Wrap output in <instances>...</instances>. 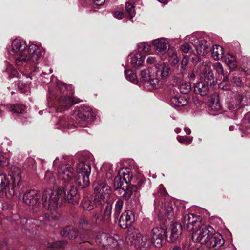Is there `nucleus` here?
<instances>
[{"label":"nucleus","mask_w":250,"mask_h":250,"mask_svg":"<svg viewBox=\"0 0 250 250\" xmlns=\"http://www.w3.org/2000/svg\"><path fill=\"white\" fill-rule=\"evenodd\" d=\"M81 101H75L69 96L61 97L59 100V106L57 109V112H62L67 109L71 106L80 102Z\"/></svg>","instance_id":"obj_18"},{"label":"nucleus","mask_w":250,"mask_h":250,"mask_svg":"<svg viewBox=\"0 0 250 250\" xmlns=\"http://www.w3.org/2000/svg\"><path fill=\"white\" fill-rule=\"evenodd\" d=\"M66 244L67 242L66 241H58L54 242L51 246L53 247V249L60 248L64 246Z\"/></svg>","instance_id":"obj_51"},{"label":"nucleus","mask_w":250,"mask_h":250,"mask_svg":"<svg viewBox=\"0 0 250 250\" xmlns=\"http://www.w3.org/2000/svg\"><path fill=\"white\" fill-rule=\"evenodd\" d=\"M188 62V60L187 59H184L181 62V68L183 70L186 69V66Z\"/></svg>","instance_id":"obj_60"},{"label":"nucleus","mask_w":250,"mask_h":250,"mask_svg":"<svg viewBox=\"0 0 250 250\" xmlns=\"http://www.w3.org/2000/svg\"><path fill=\"white\" fill-rule=\"evenodd\" d=\"M64 202L67 200L69 203L75 204L79 202L80 195L78 190L74 186H71L66 190L63 188Z\"/></svg>","instance_id":"obj_14"},{"label":"nucleus","mask_w":250,"mask_h":250,"mask_svg":"<svg viewBox=\"0 0 250 250\" xmlns=\"http://www.w3.org/2000/svg\"><path fill=\"white\" fill-rule=\"evenodd\" d=\"M125 9L131 18H132L135 15L134 7L132 4L130 2H126L125 4Z\"/></svg>","instance_id":"obj_43"},{"label":"nucleus","mask_w":250,"mask_h":250,"mask_svg":"<svg viewBox=\"0 0 250 250\" xmlns=\"http://www.w3.org/2000/svg\"><path fill=\"white\" fill-rule=\"evenodd\" d=\"M213 228L209 226L202 225L192 234V239L194 242L206 246L212 233L209 229Z\"/></svg>","instance_id":"obj_8"},{"label":"nucleus","mask_w":250,"mask_h":250,"mask_svg":"<svg viewBox=\"0 0 250 250\" xmlns=\"http://www.w3.org/2000/svg\"><path fill=\"white\" fill-rule=\"evenodd\" d=\"M123 179L125 182L127 184L128 182H130L132 174L128 170H126V172H124L123 173Z\"/></svg>","instance_id":"obj_49"},{"label":"nucleus","mask_w":250,"mask_h":250,"mask_svg":"<svg viewBox=\"0 0 250 250\" xmlns=\"http://www.w3.org/2000/svg\"><path fill=\"white\" fill-rule=\"evenodd\" d=\"M191 89V85L190 83H184L179 86V89L181 93L188 94Z\"/></svg>","instance_id":"obj_39"},{"label":"nucleus","mask_w":250,"mask_h":250,"mask_svg":"<svg viewBox=\"0 0 250 250\" xmlns=\"http://www.w3.org/2000/svg\"><path fill=\"white\" fill-rule=\"evenodd\" d=\"M7 249L6 243L5 241H0V250H6Z\"/></svg>","instance_id":"obj_61"},{"label":"nucleus","mask_w":250,"mask_h":250,"mask_svg":"<svg viewBox=\"0 0 250 250\" xmlns=\"http://www.w3.org/2000/svg\"><path fill=\"white\" fill-rule=\"evenodd\" d=\"M127 239L130 240V243L138 250H146L147 246V237L142 235L140 233H136L135 235L128 234L126 237Z\"/></svg>","instance_id":"obj_12"},{"label":"nucleus","mask_w":250,"mask_h":250,"mask_svg":"<svg viewBox=\"0 0 250 250\" xmlns=\"http://www.w3.org/2000/svg\"><path fill=\"white\" fill-rule=\"evenodd\" d=\"M145 84L147 86L149 84L151 88H158L162 84V81L158 80V78H155V76L152 75L150 79L148 80Z\"/></svg>","instance_id":"obj_34"},{"label":"nucleus","mask_w":250,"mask_h":250,"mask_svg":"<svg viewBox=\"0 0 250 250\" xmlns=\"http://www.w3.org/2000/svg\"><path fill=\"white\" fill-rule=\"evenodd\" d=\"M224 242L225 241L221 235L212 233L206 246L209 248L217 249L223 246Z\"/></svg>","instance_id":"obj_17"},{"label":"nucleus","mask_w":250,"mask_h":250,"mask_svg":"<svg viewBox=\"0 0 250 250\" xmlns=\"http://www.w3.org/2000/svg\"><path fill=\"white\" fill-rule=\"evenodd\" d=\"M182 228L179 223H174L171 225L170 228V234L169 237V241L174 242L176 241L182 234Z\"/></svg>","instance_id":"obj_23"},{"label":"nucleus","mask_w":250,"mask_h":250,"mask_svg":"<svg viewBox=\"0 0 250 250\" xmlns=\"http://www.w3.org/2000/svg\"><path fill=\"white\" fill-rule=\"evenodd\" d=\"M213 67L214 69L216 71V73H217L218 74L224 75L223 66L220 62H217L214 63Z\"/></svg>","instance_id":"obj_45"},{"label":"nucleus","mask_w":250,"mask_h":250,"mask_svg":"<svg viewBox=\"0 0 250 250\" xmlns=\"http://www.w3.org/2000/svg\"><path fill=\"white\" fill-rule=\"evenodd\" d=\"M232 82L237 86L241 87L243 85V82H242L241 78L237 75H233Z\"/></svg>","instance_id":"obj_48"},{"label":"nucleus","mask_w":250,"mask_h":250,"mask_svg":"<svg viewBox=\"0 0 250 250\" xmlns=\"http://www.w3.org/2000/svg\"><path fill=\"white\" fill-rule=\"evenodd\" d=\"M169 250H182V249L180 246H174L171 247Z\"/></svg>","instance_id":"obj_64"},{"label":"nucleus","mask_w":250,"mask_h":250,"mask_svg":"<svg viewBox=\"0 0 250 250\" xmlns=\"http://www.w3.org/2000/svg\"><path fill=\"white\" fill-rule=\"evenodd\" d=\"M151 73V72L149 69H144L142 70L140 73L141 81L146 84L147 81L150 79V77L152 76Z\"/></svg>","instance_id":"obj_35"},{"label":"nucleus","mask_w":250,"mask_h":250,"mask_svg":"<svg viewBox=\"0 0 250 250\" xmlns=\"http://www.w3.org/2000/svg\"><path fill=\"white\" fill-rule=\"evenodd\" d=\"M147 62L150 64H154L156 62V58L154 57L150 56L147 59Z\"/></svg>","instance_id":"obj_59"},{"label":"nucleus","mask_w":250,"mask_h":250,"mask_svg":"<svg viewBox=\"0 0 250 250\" xmlns=\"http://www.w3.org/2000/svg\"><path fill=\"white\" fill-rule=\"evenodd\" d=\"M174 215L173 208L171 206H167L164 209V216L166 219L171 220Z\"/></svg>","instance_id":"obj_38"},{"label":"nucleus","mask_w":250,"mask_h":250,"mask_svg":"<svg viewBox=\"0 0 250 250\" xmlns=\"http://www.w3.org/2000/svg\"><path fill=\"white\" fill-rule=\"evenodd\" d=\"M224 51L223 48L218 45H214L212 48L211 56L216 60L222 58Z\"/></svg>","instance_id":"obj_31"},{"label":"nucleus","mask_w":250,"mask_h":250,"mask_svg":"<svg viewBox=\"0 0 250 250\" xmlns=\"http://www.w3.org/2000/svg\"><path fill=\"white\" fill-rule=\"evenodd\" d=\"M166 233V230L161 227H156L152 229L150 237L155 247L160 248L163 246Z\"/></svg>","instance_id":"obj_11"},{"label":"nucleus","mask_w":250,"mask_h":250,"mask_svg":"<svg viewBox=\"0 0 250 250\" xmlns=\"http://www.w3.org/2000/svg\"><path fill=\"white\" fill-rule=\"evenodd\" d=\"M153 45L156 53L159 54H164L166 53L167 47L169 46L168 41L164 38L154 40Z\"/></svg>","instance_id":"obj_21"},{"label":"nucleus","mask_w":250,"mask_h":250,"mask_svg":"<svg viewBox=\"0 0 250 250\" xmlns=\"http://www.w3.org/2000/svg\"><path fill=\"white\" fill-rule=\"evenodd\" d=\"M24 106L19 104H16L13 106H11L10 111L13 113L18 114L23 113L24 111Z\"/></svg>","instance_id":"obj_41"},{"label":"nucleus","mask_w":250,"mask_h":250,"mask_svg":"<svg viewBox=\"0 0 250 250\" xmlns=\"http://www.w3.org/2000/svg\"><path fill=\"white\" fill-rule=\"evenodd\" d=\"M57 172L59 178L67 182L72 179L74 170L73 168L67 165H62L58 167Z\"/></svg>","instance_id":"obj_16"},{"label":"nucleus","mask_w":250,"mask_h":250,"mask_svg":"<svg viewBox=\"0 0 250 250\" xmlns=\"http://www.w3.org/2000/svg\"><path fill=\"white\" fill-rule=\"evenodd\" d=\"M40 194L35 190L27 191L23 196V200L27 205L32 206L35 211L41 207Z\"/></svg>","instance_id":"obj_10"},{"label":"nucleus","mask_w":250,"mask_h":250,"mask_svg":"<svg viewBox=\"0 0 250 250\" xmlns=\"http://www.w3.org/2000/svg\"><path fill=\"white\" fill-rule=\"evenodd\" d=\"M17 216H15V220H16L17 224H21V225H25L29 222V224H32L36 226H39L41 224V221L35 219H30L28 220L26 218L20 217L19 219L16 220Z\"/></svg>","instance_id":"obj_32"},{"label":"nucleus","mask_w":250,"mask_h":250,"mask_svg":"<svg viewBox=\"0 0 250 250\" xmlns=\"http://www.w3.org/2000/svg\"><path fill=\"white\" fill-rule=\"evenodd\" d=\"M105 0H93L94 2L97 5H102L105 2Z\"/></svg>","instance_id":"obj_62"},{"label":"nucleus","mask_w":250,"mask_h":250,"mask_svg":"<svg viewBox=\"0 0 250 250\" xmlns=\"http://www.w3.org/2000/svg\"><path fill=\"white\" fill-rule=\"evenodd\" d=\"M144 59L141 53H137L131 58L130 63L133 67L138 68L144 62Z\"/></svg>","instance_id":"obj_27"},{"label":"nucleus","mask_w":250,"mask_h":250,"mask_svg":"<svg viewBox=\"0 0 250 250\" xmlns=\"http://www.w3.org/2000/svg\"><path fill=\"white\" fill-rule=\"evenodd\" d=\"M119 236L116 234H109L103 232H98L96 236V242L106 250H119Z\"/></svg>","instance_id":"obj_4"},{"label":"nucleus","mask_w":250,"mask_h":250,"mask_svg":"<svg viewBox=\"0 0 250 250\" xmlns=\"http://www.w3.org/2000/svg\"><path fill=\"white\" fill-rule=\"evenodd\" d=\"M209 45L208 43H207L205 41H202L201 45V49L203 50V53H207V52L209 50Z\"/></svg>","instance_id":"obj_55"},{"label":"nucleus","mask_w":250,"mask_h":250,"mask_svg":"<svg viewBox=\"0 0 250 250\" xmlns=\"http://www.w3.org/2000/svg\"><path fill=\"white\" fill-rule=\"evenodd\" d=\"M188 100L183 96H174L171 98L170 104L173 106H183L188 104Z\"/></svg>","instance_id":"obj_26"},{"label":"nucleus","mask_w":250,"mask_h":250,"mask_svg":"<svg viewBox=\"0 0 250 250\" xmlns=\"http://www.w3.org/2000/svg\"><path fill=\"white\" fill-rule=\"evenodd\" d=\"M78 124H81V122H89L92 121L94 118L93 112L92 109L89 107L83 106L80 107L78 110L77 114Z\"/></svg>","instance_id":"obj_13"},{"label":"nucleus","mask_w":250,"mask_h":250,"mask_svg":"<svg viewBox=\"0 0 250 250\" xmlns=\"http://www.w3.org/2000/svg\"><path fill=\"white\" fill-rule=\"evenodd\" d=\"M42 217L44 223L47 222L49 220V215L47 213H44Z\"/></svg>","instance_id":"obj_63"},{"label":"nucleus","mask_w":250,"mask_h":250,"mask_svg":"<svg viewBox=\"0 0 250 250\" xmlns=\"http://www.w3.org/2000/svg\"><path fill=\"white\" fill-rule=\"evenodd\" d=\"M77 175L75 177L76 184L82 188H85L90 185L89 176L91 166L88 163L80 162L76 168Z\"/></svg>","instance_id":"obj_5"},{"label":"nucleus","mask_w":250,"mask_h":250,"mask_svg":"<svg viewBox=\"0 0 250 250\" xmlns=\"http://www.w3.org/2000/svg\"><path fill=\"white\" fill-rule=\"evenodd\" d=\"M244 98V97L242 95H238L232 98L226 104L228 108L230 110L235 111L242 107L245 105V103L243 102Z\"/></svg>","instance_id":"obj_20"},{"label":"nucleus","mask_w":250,"mask_h":250,"mask_svg":"<svg viewBox=\"0 0 250 250\" xmlns=\"http://www.w3.org/2000/svg\"><path fill=\"white\" fill-rule=\"evenodd\" d=\"M124 206V201L122 199H119L115 204L114 216L115 218H118L119 214L122 212Z\"/></svg>","instance_id":"obj_33"},{"label":"nucleus","mask_w":250,"mask_h":250,"mask_svg":"<svg viewBox=\"0 0 250 250\" xmlns=\"http://www.w3.org/2000/svg\"><path fill=\"white\" fill-rule=\"evenodd\" d=\"M25 42L20 39H15L12 43V50L15 53V62L18 65L23 63L36 64L42 57L40 49L36 44H32L27 49Z\"/></svg>","instance_id":"obj_1"},{"label":"nucleus","mask_w":250,"mask_h":250,"mask_svg":"<svg viewBox=\"0 0 250 250\" xmlns=\"http://www.w3.org/2000/svg\"><path fill=\"white\" fill-rule=\"evenodd\" d=\"M114 17L118 19H121L124 17V13L120 11H116L114 13Z\"/></svg>","instance_id":"obj_58"},{"label":"nucleus","mask_w":250,"mask_h":250,"mask_svg":"<svg viewBox=\"0 0 250 250\" xmlns=\"http://www.w3.org/2000/svg\"><path fill=\"white\" fill-rule=\"evenodd\" d=\"M219 87L223 90H229L230 89V86L228 84H225V83H221L219 84Z\"/></svg>","instance_id":"obj_56"},{"label":"nucleus","mask_w":250,"mask_h":250,"mask_svg":"<svg viewBox=\"0 0 250 250\" xmlns=\"http://www.w3.org/2000/svg\"><path fill=\"white\" fill-rule=\"evenodd\" d=\"M44 179L47 182L50 184H53L55 182V177L53 173L49 171L46 172L44 176Z\"/></svg>","instance_id":"obj_44"},{"label":"nucleus","mask_w":250,"mask_h":250,"mask_svg":"<svg viewBox=\"0 0 250 250\" xmlns=\"http://www.w3.org/2000/svg\"><path fill=\"white\" fill-rule=\"evenodd\" d=\"M124 179L122 177L121 175H117L114 179V185L115 186V190L118 192L121 191L122 188V186L124 184Z\"/></svg>","instance_id":"obj_36"},{"label":"nucleus","mask_w":250,"mask_h":250,"mask_svg":"<svg viewBox=\"0 0 250 250\" xmlns=\"http://www.w3.org/2000/svg\"><path fill=\"white\" fill-rule=\"evenodd\" d=\"M21 172L20 168L14 167L11 168L10 178L0 175V196L12 198L19 189L22 188Z\"/></svg>","instance_id":"obj_2"},{"label":"nucleus","mask_w":250,"mask_h":250,"mask_svg":"<svg viewBox=\"0 0 250 250\" xmlns=\"http://www.w3.org/2000/svg\"><path fill=\"white\" fill-rule=\"evenodd\" d=\"M191 49V46L188 43H183L181 46V49L184 53H188Z\"/></svg>","instance_id":"obj_54"},{"label":"nucleus","mask_w":250,"mask_h":250,"mask_svg":"<svg viewBox=\"0 0 250 250\" xmlns=\"http://www.w3.org/2000/svg\"><path fill=\"white\" fill-rule=\"evenodd\" d=\"M71 122V121L69 119L68 120V121H66L65 118H62L60 119L59 124L63 127L69 128Z\"/></svg>","instance_id":"obj_52"},{"label":"nucleus","mask_w":250,"mask_h":250,"mask_svg":"<svg viewBox=\"0 0 250 250\" xmlns=\"http://www.w3.org/2000/svg\"><path fill=\"white\" fill-rule=\"evenodd\" d=\"M122 190L119 191V193L121 194L123 193L122 196L124 199L128 200L132 195L136 193L137 187L136 186L133 185H126L124 186Z\"/></svg>","instance_id":"obj_24"},{"label":"nucleus","mask_w":250,"mask_h":250,"mask_svg":"<svg viewBox=\"0 0 250 250\" xmlns=\"http://www.w3.org/2000/svg\"><path fill=\"white\" fill-rule=\"evenodd\" d=\"M209 86L205 82H199L196 83L194 86V92L197 94L201 96L207 95L209 91Z\"/></svg>","instance_id":"obj_25"},{"label":"nucleus","mask_w":250,"mask_h":250,"mask_svg":"<svg viewBox=\"0 0 250 250\" xmlns=\"http://www.w3.org/2000/svg\"><path fill=\"white\" fill-rule=\"evenodd\" d=\"M102 205L100 211L96 213L92 218V221L97 225L108 223L111 219L112 205L106 202Z\"/></svg>","instance_id":"obj_7"},{"label":"nucleus","mask_w":250,"mask_h":250,"mask_svg":"<svg viewBox=\"0 0 250 250\" xmlns=\"http://www.w3.org/2000/svg\"><path fill=\"white\" fill-rule=\"evenodd\" d=\"M94 201L102 205L109 199L111 189L105 183L99 181H95L93 185Z\"/></svg>","instance_id":"obj_6"},{"label":"nucleus","mask_w":250,"mask_h":250,"mask_svg":"<svg viewBox=\"0 0 250 250\" xmlns=\"http://www.w3.org/2000/svg\"><path fill=\"white\" fill-rule=\"evenodd\" d=\"M243 70L246 75L250 74V60H247L242 64Z\"/></svg>","instance_id":"obj_46"},{"label":"nucleus","mask_w":250,"mask_h":250,"mask_svg":"<svg viewBox=\"0 0 250 250\" xmlns=\"http://www.w3.org/2000/svg\"><path fill=\"white\" fill-rule=\"evenodd\" d=\"M224 62L226 64L231 70H234L237 67V63L235 58L230 54H227L224 57Z\"/></svg>","instance_id":"obj_28"},{"label":"nucleus","mask_w":250,"mask_h":250,"mask_svg":"<svg viewBox=\"0 0 250 250\" xmlns=\"http://www.w3.org/2000/svg\"><path fill=\"white\" fill-rule=\"evenodd\" d=\"M63 187H60L57 190H45L42 194V202L45 208L55 210L58 206L64 202Z\"/></svg>","instance_id":"obj_3"},{"label":"nucleus","mask_w":250,"mask_h":250,"mask_svg":"<svg viewBox=\"0 0 250 250\" xmlns=\"http://www.w3.org/2000/svg\"><path fill=\"white\" fill-rule=\"evenodd\" d=\"M210 108H211V110L214 111L215 112H218L221 110L222 106L218 96H214L211 97Z\"/></svg>","instance_id":"obj_30"},{"label":"nucleus","mask_w":250,"mask_h":250,"mask_svg":"<svg viewBox=\"0 0 250 250\" xmlns=\"http://www.w3.org/2000/svg\"><path fill=\"white\" fill-rule=\"evenodd\" d=\"M58 87L61 92H64L66 90L71 89L72 85H67L66 83L60 82L58 84Z\"/></svg>","instance_id":"obj_47"},{"label":"nucleus","mask_w":250,"mask_h":250,"mask_svg":"<svg viewBox=\"0 0 250 250\" xmlns=\"http://www.w3.org/2000/svg\"><path fill=\"white\" fill-rule=\"evenodd\" d=\"M201 77L204 79V82L209 86H212L215 83L213 73L210 66L204 65L202 68Z\"/></svg>","instance_id":"obj_19"},{"label":"nucleus","mask_w":250,"mask_h":250,"mask_svg":"<svg viewBox=\"0 0 250 250\" xmlns=\"http://www.w3.org/2000/svg\"><path fill=\"white\" fill-rule=\"evenodd\" d=\"M156 75L160 77L162 79L167 78L171 74L169 66L164 63L157 64L156 66Z\"/></svg>","instance_id":"obj_22"},{"label":"nucleus","mask_w":250,"mask_h":250,"mask_svg":"<svg viewBox=\"0 0 250 250\" xmlns=\"http://www.w3.org/2000/svg\"><path fill=\"white\" fill-rule=\"evenodd\" d=\"M78 233L79 232L77 229H75L71 227L69 233V235L67 238H69V239H74L77 237V236L78 235Z\"/></svg>","instance_id":"obj_50"},{"label":"nucleus","mask_w":250,"mask_h":250,"mask_svg":"<svg viewBox=\"0 0 250 250\" xmlns=\"http://www.w3.org/2000/svg\"><path fill=\"white\" fill-rule=\"evenodd\" d=\"M183 227L188 231H191L195 229H198L201 224V218L193 214L186 215L183 220Z\"/></svg>","instance_id":"obj_9"},{"label":"nucleus","mask_w":250,"mask_h":250,"mask_svg":"<svg viewBox=\"0 0 250 250\" xmlns=\"http://www.w3.org/2000/svg\"><path fill=\"white\" fill-rule=\"evenodd\" d=\"M71 227H66L61 231V234L63 237H68Z\"/></svg>","instance_id":"obj_53"},{"label":"nucleus","mask_w":250,"mask_h":250,"mask_svg":"<svg viewBox=\"0 0 250 250\" xmlns=\"http://www.w3.org/2000/svg\"><path fill=\"white\" fill-rule=\"evenodd\" d=\"M138 49L140 51L148 53L151 50V46L148 43L142 42L138 45Z\"/></svg>","instance_id":"obj_42"},{"label":"nucleus","mask_w":250,"mask_h":250,"mask_svg":"<svg viewBox=\"0 0 250 250\" xmlns=\"http://www.w3.org/2000/svg\"><path fill=\"white\" fill-rule=\"evenodd\" d=\"M178 141L180 143L190 144L193 140V137L186 136L178 135L177 136Z\"/></svg>","instance_id":"obj_40"},{"label":"nucleus","mask_w":250,"mask_h":250,"mask_svg":"<svg viewBox=\"0 0 250 250\" xmlns=\"http://www.w3.org/2000/svg\"><path fill=\"white\" fill-rule=\"evenodd\" d=\"M135 219V216L132 211L127 210L123 212L120 216L119 224L123 229H127L131 226Z\"/></svg>","instance_id":"obj_15"},{"label":"nucleus","mask_w":250,"mask_h":250,"mask_svg":"<svg viewBox=\"0 0 250 250\" xmlns=\"http://www.w3.org/2000/svg\"><path fill=\"white\" fill-rule=\"evenodd\" d=\"M145 184V180L143 179H139L137 184V188H139V189L141 188H142L144 187V186Z\"/></svg>","instance_id":"obj_57"},{"label":"nucleus","mask_w":250,"mask_h":250,"mask_svg":"<svg viewBox=\"0 0 250 250\" xmlns=\"http://www.w3.org/2000/svg\"><path fill=\"white\" fill-rule=\"evenodd\" d=\"M96 204H99V203L92 201L89 197H84L81 202V205L84 210H90L93 209Z\"/></svg>","instance_id":"obj_29"},{"label":"nucleus","mask_w":250,"mask_h":250,"mask_svg":"<svg viewBox=\"0 0 250 250\" xmlns=\"http://www.w3.org/2000/svg\"><path fill=\"white\" fill-rule=\"evenodd\" d=\"M125 78L128 81L134 83H136L138 82L136 75L131 70H127L125 71Z\"/></svg>","instance_id":"obj_37"}]
</instances>
